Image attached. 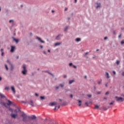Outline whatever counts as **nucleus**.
Here are the masks:
<instances>
[{"mask_svg": "<svg viewBox=\"0 0 124 124\" xmlns=\"http://www.w3.org/2000/svg\"><path fill=\"white\" fill-rule=\"evenodd\" d=\"M21 116L23 117V121L25 123H28V122H31V119L30 116H27V115L23 112Z\"/></svg>", "mask_w": 124, "mask_h": 124, "instance_id": "1", "label": "nucleus"}, {"mask_svg": "<svg viewBox=\"0 0 124 124\" xmlns=\"http://www.w3.org/2000/svg\"><path fill=\"white\" fill-rule=\"evenodd\" d=\"M22 67L23 70L22 71L21 73H22L23 75H27L28 71L27 70L26 64H23Z\"/></svg>", "mask_w": 124, "mask_h": 124, "instance_id": "2", "label": "nucleus"}, {"mask_svg": "<svg viewBox=\"0 0 124 124\" xmlns=\"http://www.w3.org/2000/svg\"><path fill=\"white\" fill-rule=\"evenodd\" d=\"M115 98H116V101H117V102H119V101L123 102V101L124 100V99L122 97H118L116 96L115 97Z\"/></svg>", "mask_w": 124, "mask_h": 124, "instance_id": "3", "label": "nucleus"}, {"mask_svg": "<svg viewBox=\"0 0 124 124\" xmlns=\"http://www.w3.org/2000/svg\"><path fill=\"white\" fill-rule=\"evenodd\" d=\"M61 104L58 103V102H52L50 103V106H54V105H58V109H60L61 106L60 105Z\"/></svg>", "mask_w": 124, "mask_h": 124, "instance_id": "4", "label": "nucleus"}, {"mask_svg": "<svg viewBox=\"0 0 124 124\" xmlns=\"http://www.w3.org/2000/svg\"><path fill=\"white\" fill-rule=\"evenodd\" d=\"M35 39L38 40V41H39L40 42L42 43H45V41H43L41 38H40L38 36H36L35 37Z\"/></svg>", "mask_w": 124, "mask_h": 124, "instance_id": "5", "label": "nucleus"}, {"mask_svg": "<svg viewBox=\"0 0 124 124\" xmlns=\"http://www.w3.org/2000/svg\"><path fill=\"white\" fill-rule=\"evenodd\" d=\"M96 6L95 7V8L96 9H97L98 8H100V7H101V3L100 2H96Z\"/></svg>", "mask_w": 124, "mask_h": 124, "instance_id": "6", "label": "nucleus"}, {"mask_svg": "<svg viewBox=\"0 0 124 124\" xmlns=\"http://www.w3.org/2000/svg\"><path fill=\"white\" fill-rule=\"evenodd\" d=\"M16 49V46H11V50L10 52H14Z\"/></svg>", "mask_w": 124, "mask_h": 124, "instance_id": "7", "label": "nucleus"}, {"mask_svg": "<svg viewBox=\"0 0 124 124\" xmlns=\"http://www.w3.org/2000/svg\"><path fill=\"white\" fill-rule=\"evenodd\" d=\"M28 104H30V105H31L32 107H34V104H33V101L32 100H31L29 102H28Z\"/></svg>", "mask_w": 124, "mask_h": 124, "instance_id": "8", "label": "nucleus"}, {"mask_svg": "<svg viewBox=\"0 0 124 124\" xmlns=\"http://www.w3.org/2000/svg\"><path fill=\"white\" fill-rule=\"evenodd\" d=\"M8 103H7V105H9V106L11 105L12 104H14V102L11 101L10 100L7 99Z\"/></svg>", "mask_w": 124, "mask_h": 124, "instance_id": "9", "label": "nucleus"}, {"mask_svg": "<svg viewBox=\"0 0 124 124\" xmlns=\"http://www.w3.org/2000/svg\"><path fill=\"white\" fill-rule=\"evenodd\" d=\"M0 96L1 98H5V99L7 100V98L6 97V96H4L3 94L0 93Z\"/></svg>", "mask_w": 124, "mask_h": 124, "instance_id": "10", "label": "nucleus"}, {"mask_svg": "<svg viewBox=\"0 0 124 124\" xmlns=\"http://www.w3.org/2000/svg\"><path fill=\"white\" fill-rule=\"evenodd\" d=\"M102 109H103V110L104 111H107V110H108V108L106 107L103 106V108H100V110H101Z\"/></svg>", "mask_w": 124, "mask_h": 124, "instance_id": "11", "label": "nucleus"}, {"mask_svg": "<svg viewBox=\"0 0 124 124\" xmlns=\"http://www.w3.org/2000/svg\"><path fill=\"white\" fill-rule=\"evenodd\" d=\"M10 23H12V26H14L15 25V23L14 20H10L9 22Z\"/></svg>", "mask_w": 124, "mask_h": 124, "instance_id": "12", "label": "nucleus"}, {"mask_svg": "<svg viewBox=\"0 0 124 124\" xmlns=\"http://www.w3.org/2000/svg\"><path fill=\"white\" fill-rule=\"evenodd\" d=\"M29 118L32 120H35L36 119V116H35V115H32V116H30Z\"/></svg>", "mask_w": 124, "mask_h": 124, "instance_id": "13", "label": "nucleus"}, {"mask_svg": "<svg viewBox=\"0 0 124 124\" xmlns=\"http://www.w3.org/2000/svg\"><path fill=\"white\" fill-rule=\"evenodd\" d=\"M11 89H12V91L13 92V93H16V91L15 87H14V86H12V87H11Z\"/></svg>", "mask_w": 124, "mask_h": 124, "instance_id": "14", "label": "nucleus"}, {"mask_svg": "<svg viewBox=\"0 0 124 124\" xmlns=\"http://www.w3.org/2000/svg\"><path fill=\"white\" fill-rule=\"evenodd\" d=\"M14 41H15L16 43H18L19 42V40L17 39H16L14 37H12Z\"/></svg>", "mask_w": 124, "mask_h": 124, "instance_id": "15", "label": "nucleus"}, {"mask_svg": "<svg viewBox=\"0 0 124 124\" xmlns=\"http://www.w3.org/2000/svg\"><path fill=\"white\" fill-rule=\"evenodd\" d=\"M17 116V114H11V117L13 118H16Z\"/></svg>", "mask_w": 124, "mask_h": 124, "instance_id": "16", "label": "nucleus"}, {"mask_svg": "<svg viewBox=\"0 0 124 124\" xmlns=\"http://www.w3.org/2000/svg\"><path fill=\"white\" fill-rule=\"evenodd\" d=\"M105 73H106V78H107V79H108V78H110L108 73L107 72H106Z\"/></svg>", "mask_w": 124, "mask_h": 124, "instance_id": "17", "label": "nucleus"}, {"mask_svg": "<svg viewBox=\"0 0 124 124\" xmlns=\"http://www.w3.org/2000/svg\"><path fill=\"white\" fill-rule=\"evenodd\" d=\"M99 107L98 105H94V109H99Z\"/></svg>", "mask_w": 124, "mask_h": 124, "instance_id": "18", "label": "nucleus"}, {"mask_svg": "<svg viewBox=\"0 0 124 124\" xmlns=\"http://www.w3.org/2000/svg\"><path fill=\"white\" fill-rule=\"evenodd\" d=\"M61 45H62V43H56L55 44V46H60Z\"/></svg>", "mask_w": 124, "mask_h": 124, "instance_id": "19", "label": "nucleus"}, {"mask_svg": "<svg viewBox=\"0 0 124 124\" xmlns=\"http://www.w3.org/2000/svg\"><path fill=\"white\" fill-rule=\"evenodd\" d=\"M74 80H70L69 81V85H71V84H72V83H74Z\"/></svg>", "mask_w": 124, "mask_h": 124, "instance_id": "20", "label": "nucleus"}, {"mask_svg": "<svg viewBox=\"0 0 124 124\" xmlns=\"http://www.w3.org/2000/svg\"><path fill=\"white\" fill-rule=\"evenodd\" d=\"M78 103H79L78 106H81V103H82L81 101L79 100H78Z\"/></svg>", "mask_w": 124, "mask_h": 124, "instance_id": "21", "label": "nucleus"}, {"mask_svg": "<svg viewBox=\"0 0 124 124\" xmlns=\"http://www.w3.org/2000/svg\"><path fill=\"white\" fill-rule=\"evenodd\" d=\"M5 67L7 71L9 70V67H8V65L6 64H4Z\"/></svg>", "mask_w": 124, "mask_h": 124, "instance_id": "22", "label": "nucleus"}, {"mask_svg": "<svg viewBox=\"0 0 124 124\" xmlns=\"http://www.w3.org/2000/svg\"><path fill=\"white\" fill-rule=\"evenodd\" d=\"M59 87H61V88H63V87H64V84H59Z\"/></svg>", "mask_w": 124, "mask_h": 124, "instance_id": "23", "label": "nucleus"}, {"mask_svg": "<svg viewBox=\"0 0 124 124\" xmlns=\"http://www.w3.org/2000/svg\"><path fill=\"white\" fill-rule=\"evenodd\" d=\"M60 36H61V35H58L55 38V39H56V40H59V39Z\"/></svg>", "mask_w": 124, "mask_h": 124, "instance_id": "24", "label": "nucleus"}, {"mask_svg": "<svg viewBox=\"0 0 124 124\" xmlns=\"http://www.w3.org/2000/svg\"><path fill=\"white\" fill-rule=\"evenodd\" d=\"M10 65V68H11V70H13L14 69V66H13V64H11Z\"/></svg>", "mask_w": 124, "mask_h": 124, "instance_id": "25", "label": "nucleus"}, {"mask_svg": "<svg viewBox=\"0 0 124 124\" xmlns=\"http://www.w3.org/2000/svg\"><path fill=\"white\" fill-rule=\"evenodd\" d=\"M76 41L77 42H79V41H81V39H80V38H77L76 39Z\"/></svg>", "mask_w": 124, "mask_h": 124, "instance_id": "26", "label": "nucleus"}, {"mask_svg": "<svg viewBox=\"0 0 124 124\" xmlns=\"http://www.w3.org/2000/svg\"><path fill=\"white\" fill-rule=\"evenodd\" d=\"M7 63H8L9 64H10V65H11V64H12V63H11V62L9 60H8L7 61Z\"/></svg>", "mask_w": 124, "mask_h": 124, "instance_id": "27", "label": "nucleus"}, {"mask_svg": "<svg viewBox=\"0 0 124 124\" xmlns=\"http://www.w3.org/2000/svg\"><path fill=\"white\" fill-rule=\"evenodd\" d=\"M0 104L1 105H3V106L4 105H5V104H6L5 103H4L3 102H1Z\"/></svg>", "mask_w": 124, "mask_h": 124, "instance_id": "28", "label": "nucleus"}, {"mask_svg": "<svg viewBox=\"0 0 124 124\" xmlns=\"http://www.w3.org/2000/svg\"><path fill=\"white\" fill-rule=\"evenodd\" d=\"M68 26H66V27L64 28V31H66L67 30H68Z\"/></svg>", "mask_w": 124, "mask_h": 124, "instance_id": "29", "label": "nucleus"}, {"mask_svg": "<svg viewBox=\"0 0 124 124\" xmlns=\"http://www.w3.org/2000/svg\"><path fill=\"white\" fill-rule=\"evenodd\" d=\"M40 98H41V99H45V97H44L43 96H41Z\"/></svg>", "mask_w": 124, "mask_h": 124, "instance_id": "30", "label": "nucleus"}, {"mask_svg": "<svg viewBox=\"0 0 124 124\" xmlns=\"http://www.w3.org/2000/svg\"><path fill=\"white\" fill-rule=\"evenodd\" d=\"M5 90L6 91H8V90H9V87H5Z\"/></svg>", "mask_w": 124, "mask_h": 124, "instance_id": "31", "label": "nucleus"}, {"mask_svg": "<svg viewBox=\"0 0 124 124\" xmlns=\"http://www.w3.org/2000/svg\"><path fill=\"white\" fill-rule=\"evenodd\" d=\"M50 75H51L53 77H54V75H53L52 73H50L49 71L47 72Z\"/></svg>", "mask_w": 124, "mask_h": 124, "instance_id": "32", "label": "nucleus"}, {"mask_svg": "<svg viewBox=\"0 0 124 124\" xmlns=\"http://www.w3.org/2000/svg\"><path fill=\"white\" fill-rule=\"evenodd\" d=\"M55 89H56V90H59V89H60V86H59V85L58 86L55 87Z\"/></svg>", "mask_w": 124, "mask_h": 124, "instance_id": "33", "label": "nucleus"}, {"mask_svg": "<svg viewBox=\"0 0 124 124\" xmlns=\"http://www.w3.org/2000/svg\"><path fill=\"white\" fill-rule=\"evenodd\" d=\"M7 103H5V105H4V106H5V107H8V106H9V105H7Z\"/></svg>", "mask_w": 124, "mask_h": 124, "instance_id": "34", "label": "nucleus"}, {"mask_svg": "<svg viewBox=\"0 0 124 124\" xmlns=\"http://www.w3.org/2000/svg\"><path fill=\"white\" fill-rule=\"evenodd\" d=\"M9 111H11L12 112L13 111V109L11 108H9Z\"/></svg>", "mask_w": 124, "mask_h": 124, "instance_id": "35", "label": "nucleus"}, {"mask_svg": "<svg viewBox=\"0 0 124 124\" xmlns=\"http://www.w3.org/2000/svg\"><path fill=\"white\" fill-rule=\"evenodd\" d=\"M85 105H86V106H87V107H88L89 105H88V102H86L85 103Z\"/></svg>", "mask_w": 124, "mask_h": 124, "instance_id": "36", "label": "nucleus"}, {"mask_svg": "<svg viewBox=\"0 0 124 124\" xmlns=\"http://www.w3.org/2000/svg\"><path fill=\"white\" fill-rule=\"evenodd\" d=\"M43 53H44L45 55L47 54V53L46 52V51L45 50H44V51H43Z\"/></svg>", "mask_w": 124, "mask_h": 124, "instance_id": "37", "label": "nucleus"}, {"mask_svg": "<svg viewBox=\"0 0 124 124\" xmlns=\"http://www.w3.org/2000/svg\"><path fill=\"white\" fill-rule=\"evenodd\" d=\"M70 97H71V98H73V94H70Z\"/></svg>", "mask_w": 124, "mask_h": 124, "instance_id": "38", "label": "nucleus"}, {"mask_svg": "<svg viewBox=\"0 0 124 124\" xmlns=\"http://www.w3.org/2000/svg\"><path fill=\"white\" fill-rule=\"evenodd\" d=\"M65 93H67V92H69L70 90L69 89H65Z\"/></svg>", "mask_w": 124, "mask_h": 124, "instance_id": "39", "label": "nucleus"}, {"mask_svg": "<svg viewBox=\"0 0 124 124\" xmlns=\"http://www.w3.org/2000/svg\"><path fill=\"white\" fill-rule=\"evenodd\" d=\"M4 52H1V56H4Z\"/></svg>", "mask_w": 124, "mask_h": 124, "instance_id": "40", "label": "nucleus"}, {"mask_svg": "<svg viewBox=\"0 0 124 124\" xmlns=\"http://www.w3.org/2000/svg\"><path fill=\"white\" fill-rule=\"evenodd\" d=\"M120 63V61H117L116 62V63L118 65Z\"/></svg>", "mask_w": 124, "mask_h": 124, "instance_id": "41", "label": "nucleus"}, {"mask_svg": "<svg viewBox=\"0 0 124 124\" xmlns=\"http://www.w3.org/2000/svg\"><path fill=\"white\" fill-rule=\"evenodd\" d=\"M72 65H73V63H71V62L69 63V65L70 66H71Z\"/></svg>", "mask_w": 124, "mask_h": 124, "instance_id": "42", "label": "nucleus"}, {"mask_svg": "<svg viewBox=\"0 0 124 124\" xmlns=\"http://www.w3.org/2000/svg\"><path fill=\"white\" fill-rule=\"evenodd\" d=\"M63 78H66L67 76H66V75H64L63 76Z\"/></svg>", "mask_w": 124, "mask_h": 124, "instance_id": "43", "label": "nucleus"}, {"mask_svg": "<svg viewBox=\"0 0 124 124\" xmlns=\"http://www.w3.org/2000/svg\"><path fill=\"white\" fill-rule=\"evenodd\" d=\"M124 44V40H123L122 42H121V44L123 45Z\"/></svg>", "mask_w": 124, "mask_h": 124, "instance_id": "44", "label": "nucleus"}, {"mask_svg": "<svg viewBox=\"0 0 124 124\" xmlns=\"http://www.w3.org/2000/svg\"><path fill=\"white\" fill-rule=\"evenodd\" d=\"M88 53H89V52H87L86 53H85V54L84 55V56L87 55Z\"/></svg>", "mask_w": 124, "mask_h": 124, "instance_id": "45", "label": "nucleus"}, {"mask_svg": "<svg viewBox=\"0 0 124 124\" xmlns=\"http://www.w3.org/2000/svg\"><path fill=\"white\" fill-rule=\"evenodd\" d=\"M40 47L41 48H43V46L40 45Z\"/></svg>", "mask_w": 124, "mask_h": 124, "instance_id": "46", "label": "nucleus"}, {"mask_svg": "<svg viewBox=\"0 0 124 124\" xmlns=\"http://www.w3.org/2000/svg\"><path fill=\"white\" fill-rule=\"evenodd\" d=\"M88 97H91V96H92V95L91 94H89V95H88Z\"/></svg>", "mask_w": 124, "mask_h": 124, "instance_id": "47", "label": "nucleus"}, {"mask_svg": "<svg viewBox=\"0 0 124 124\" xmlns=\"http://www.w3.org/2000/svg\"><path fill=\"white\" fill-rule=\"evenodd\" d=\"M73 67H74V68H75V69L77 68V66H76L73 65Z\"/></svg>", "mask_w": 124, "mask_h": 124, "instance_id": "48", "label": "nucleus"}, {"mask_svg": "<svg viewBox=\"0 0 124 124\" xmlns=\"http://www.w3.org/2000/svg\"><path fill=\"white\" fill-rule=\"evenodd\" d=\"M109 92H107L105 93V94L107 95V94H108Z\"/></svg>", "mask_w": 124, "mask_h": 124, "instance_id": "49", "label": "nucleus"}, {"mask_svg": "<svg viewBox=\"0 0 124 124\" xmlns=\"http://www.w3.org/2000/svg\"><path fill=\"white\" fill-rule=\"evenodd\" d=\"M35 95L36 96H38V94H37V93H35Z\"/></svg>", "mask_w": 124, "mask_h": 124, "instance_id": "50", "label": "nucleus"}, {"mask_svg": "<svg viewBox=\"0 0 124 124\" xmlns=\"http://www.w3.org/2000/svg\"><path fill=\"white\" fill-rule=\"evenodd\" d=\"M3 48H1V49H0V51H1V52H3Z\"/></svg>", "mask_w": 124, "mask_h": 124, "instance_id": "51", "label": "nucleus"}, {"mask_svg": "<svg viewBox=\"0 0 124 124\" xmlns=\"http://www.w3.org/2000/svg\"><path fill=\"white\" fill-rule=\"evenodd\" d=\"M98 84H99V85H100V84H101V81H98Z\"/></svg>", "mask_w": 124, "mask_h": 124, "instance_id": "52", "label": "nucleus"}, {"mask_svg": "<svg viewBox=\"0 0 124 124\" xmlns=\"http://www.w3.org/2000/svg\"><path fill=\"white\" fill-rule=\"evenodd\" d=\"M113 103H112V102L109 103V105H113Z\"/></svg>", "mask_w": 124, "mask_h": 124, "instance_id": "53", "label": "nucleus"}, {"mask_svg": "<svg viewBox=\"0 0 124 124\" xmlns=\"http://www.w3.org/2000/svg\"><path fill=\"white\" fill-rule=\"evenodd\" d=\"M44 72L45 73H48V71H43V72Z\"/></svg>", "mask_w": 124, "mask_h": 124, "instance_id": "54", "label": "nucleus"}, {"mask_svg": "<svg viewBox=\"0 0 124 124\" xmlns=\"http://www.w3.org/2000/svg\"><path fill=\"white\" fill-rule=\"evenodd\" d=\"M97 94H100L101 93V92H98L97 93Z\"/></svg>", "mask_w": 124, "mask_h": 124, "instance_id": "55", "label": "nucleus"}, {"mask_svg": "<svg viewBox=\"0 0 124 124\" xmlns=\"http://www.w3.org/2000/svg\"><path fill=\"white\" fill-rule=\"evenodd\" d=\"M113 73L114 74V75H115V74H116L115 71H113Z\"/></svg>", "mask_w": 124, "mask_h": 124, "instance_id": "56", "label": "nucleus"}, {"mask_svg": "<svg viewBox=\"0 0 124 124\" xmlns=\"http://www.w3.org/2000/svg\"><path fill=\"white\" fill-rule=\"evenodd\" d=\"M57 109V106H55V107L54 108V110H56Z\"/></svg>", "mask_w": 124, "mask_h": 124, "instance_id": "57", "label": "nucleus"}, {"mask_svg": "<svg viewBox=\"0 0 124 124\" xmlns=\"http://www.w3.org/2000/svg\"><path fill=\"white\" fill-rule=\"evenodd\" d=\"M113 33L114 34H116V32L114 31H113Z\"/></svg>", "mask_w": 124, "mask_h": 124, "instance_id": "58", "label": "nucleus"}, {"mask_svg": "<svg viewBox=\"0 0 124 124\" xmlns=\"http://www.w3.org/2000/svg\"><path fill=\"white\" fill-rule=\"evenodd\" d=\"M108 39V37H105V38H104V40H106V39Z\"/></svg>", "mask_w": 124, "mask_h": 124, "instance_id": "59", "label": "nucleus"}, {"mask_svg": "<svg viewBox=\"0 0 124 124\" xmlns=\"http://www.w3.org/2000/svg\"><path fill=\"white\" fill-rule=\"evenodd\" d=\"M30 36H32V33H30Z\"/></svg>", "mask_w": 124, "mask_h": 124, "instance_id": "60", "label": "nucleus"}, {"mask_svg": "<svg viewBox=\"0 0 124 124\" xmlns=\"http://www.w3.org/2000/svg\"><path fill=\"white\" fill-rule=\"evenodd\" d=\"M121 37V35L120 34V35H119L118 37H119V38H120Z\"/></svg>", "mask_w": 124, "mask_h": 124, "instance_id": "61", "label": "nucleus"}, {"mask_svg": "<svg viewBox=\"0 0 124 124\" xmlns=\"http://www.w3.org/2000/svg\"><path fill=\"white\" fill-rule=\"evenodd\" d=\"M84 79H87V76H84Z\"/></svg>", "mask_w": 124, "mask_h": 124, "instance_id": "62", "label": "nucleus"}, {"mask_svg": "<svg viewBox=\"0 0 124 124\" xmlns=\"http://www.w3.org/2000/svg\"><path fill=\"white\" fill-rule=\"evenodd\" d=\"M51 51V50H50V49H48V50H47V52H50Z\"/></svg>", "mask_w": 124, "mask_h": 124, "instance_id": "63", "label": "nucleus"}, {"mask_svg": "<svg viewBox=\"0 0 124 124\" xmlns=\"http://www.w3.org/2000/svg\"><path fill=\"white\" fill-rule=\"evenodd\" d=\"M122 76H124V72H123V73H122Z\"/></svg>", "mask_w": 124, "mask_h": 124, "instance_id": "64", "label": "nucleus"}]
</instances>
